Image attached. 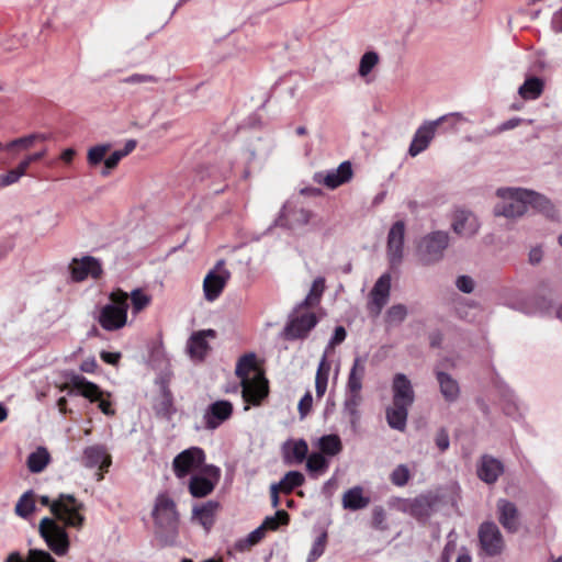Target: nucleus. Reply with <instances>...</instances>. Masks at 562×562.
Masks as SVG:
<instances>
[{"label": "nucleus", "instance_id": "nucleus-55", "mask_svg": "<svg viewBox=\"0 0 562 562\" xmlns=\"http://www.w3.org/2000/svg\"><path fill=\"white\" fill-rule=\"evenodd\" d=\"M435 442L438 449L443 452L449 448L450 440L448 431L445 428H440L435 437Z\"/></svg>", "mask_w": 562, "mask_h": 562}, {"label": "nucleus", "instance_id": "nucleus-37", "mask_svg": "<svg viewBox=\"0 0 562 562\" xmlns=\"http://www.w3.org/2000/svg\"><path fill=\"white\" fill-rule=\"evenodd\" d=\"M319 453L325 457H335L342 451V443L337 435H325L318 439Z\"/></svg>", "mask_w": 562, "mask_h": 562}, {"label": "nucleus", "instance_id": "nucleus-24", "mask_svg": "<svg viewBox=\"0 0 562 562\" xmlns=\"http://www.w3.org/2000/svg\"><path fill=\"white\" fill-rule=\"evenodd\" d=\"M477 218L469 211H458L454 214L452 229L456 234L464 237H471L479 231Z\"/></svg>", "mask_w": 562, "mask_h": 562}, {"label": "nucleus", "instance_id": "nucleus-32", "mask_svg": "<svg viewBox=\"0 0 562 562\" xmlns=\"http://www.w3.org/2000/svg\"><path fill=\"white\" fill-rule=\"evenodd\" d=\"M370 498L363 496V491L360 486L348 490L342 496V505L347 509L358 510L367 507Z\"/></svg>", "mask_w": 562, "mask_h": 562}, {"label": "nucleus", "instance_id": "nucleus-11", "mask_svg": "<svg viewBox=\"0 0 562 562\" xmlns=\"http://www.w3.org/2000/svg\"><path fill=\"white\" fill-rule=\"evenodd\" d=\"M225 261L220 260L215 268L204 278L203 291L207 301H215L223 292L226 283L231 279V272L225 269Z\"/></svg>", "mask_w": 562, "mask_h": 562}, {"label": "nucleus", "instance_id": "nucleus-46", "mask_svg": "<svg viewBox=\"0 0 562 562\" xmlns=\"http://www.w3.org/2000/svg\"><path fill=\"white\" fill-rule=\"evenodd\" d=\"M132 310L134 314L142 312L150 304V296L144 293L143 290L136 289L131 293Z\"/></svg>", "mask_w": 562, "mask_h": 562}, {"label": "nucleus", "instance_id": "nucleus-14", "mask_svg": "<svg viewBox=\"0 0 562 562\" xmlns=\"http://www.w3.org/2000/svg\"><path fill=\"white\" fill-rule=\"evenodd\" d=\"M206 476L193 475L189 482V492L193 497L200 498L211 494L220 480L221 471L217 467L206 465L203 469Z\"/></svg>", "mask_w": 562, "mask_h": 562}, {"label": "nucleus", "instance_id": "nucleus-2", "mask_svg": "<svg viewBox=\"0 0 562 562\" xmlns=\"http://www.w3.org/2000/svg\"><path fill=\"white\" fill-rule=\"evenodd\" d=\"M155 536L162 547H173L179 537V513L175 501L160 493L155 499L153 509Z\"/></svg>", "mask_w": 562, "mask_h": 562}, {"label": "nucleus", "instance_id": "nucleus-8", "mask_svg": "<svg viewBox=\"0 0 562 562\" xmlns=\"http://www.w3.org/2000/svg\"><path fill=\"white\" fill-rule=\"evenodd\" d=\"M449 245V235L442 231H436L424 236L418 246L417 254L423 265H432L443 257V251Z\"/></svg>", "mask_w": 562, "mask_h": 562}, {"label": "nucleus", "instance_id": "nucleus-41", "mask_svg": "<svg viewBox=\"0 0 562 562\" xmlns=\"http://www.w3.org/2000/svg\"><path fill=\"white\" fill-rule=\"evenodd\" d=\"M362 402L361 394L347 393L344 411L348 415L352 426H356L360 419L359 406Z\"/></svg>", "mask_w": 562, "mask_h": 562}, {"label": "nucleus", "instance_id": "nucleus-12", "mask_svg": "<svg viewBox=\"0 0 562 562\" xmlns=\"http://www.w3.org/2000/svg\"><path fill=\"white\" fill-rule=\"evenodd\" d=\"M243 400L250 405L258 406L269 394V382L265 372H257L250 380L240 382Z\"/></svg>", "mask_w": 562, "mask_h": 562}, {"label": "nucleus", "instance_id": "nucleus-30", "mask_svg": "<svg viewBox=\"0 0 562 562\" xmlns=\"http://www.w3.org/2000/svg\"><path fill=\"white\" fill-rule=\"evenodd\" d=\"M257 372H263V370L259 368L257 356L254 352L245 353L238 359L235 373L240 379V382L250 380L252 378L250 373L256 374Z\"/></svg>", "mask_w": 562, "mask_h": 562}, {"label": "nucleus", "instance_id": "nucleus-29", "mask_svg": "<svg viewBox=\"0 0 562 562\" xmlns=\"http://www.w3.org/2000/svg\"><path fill=\"white\" fill-rule=\"evenodd\" d=\"M364 375L366 363L360 357H357L348 375L347 393L361 394Z\"/></svg>", "mask_w": 562, "mask_h": 562}, {"label": "nucleus", "instance_id": "nucleus-54", "mask_svg": "<svg viewBox=\"0 0 562 562\" xmlns=\"http://www.w3.org/2000/svg\"><path fill=\"white\" fill-rule=\"evenodd\" d=\"M158 413L166 417H170L175 413L172 398L169 393L164 395V398L159 404Z\"/></svg>", "mask_w": 562, "mask_h": 562}, {"label": "nucleus", "instance_id": "nucleus-40", "mask_svg": "<svg viewBox=\"0 0 562 562\" xmlns=\"http://www.w3.org/2000/svg\"><path fill=\"white\" fill-rule=\"evenodd\" d=\"M325 291V279L316 278L313 281L312 288L305 297V300L299 305V310L301 308H310L318 305L321 302L322 295Z\"/></svg>", "mask_w": 562, "mask_h": 562}, {"label": "nucleus", "instance_id": "nucleus-52", "mask_svg": "<svg viewBox=\"0 0 562 562\" xmlns=\"http://www.w3.org/2000/svg\"><path fill=\"white\" fill-rule=\"evenodd\" d=\"M123 159V156L119 150L113 151L106 159L104 158V169L101 171L103 177L110 175V171L117 167L119 162Z\"/></svg>", "mask_w": 562, "mask_h": 562}, {"label": "nucleus", "instance_id": "nucleus-18", "mask_svg": "<svg viewBox=\"0 0 562 562\" xmlns=\"http://www.w3.org/2000/svg\"><path fill=\"white\" fill-rule=\"evenodd\" d=\"M497 519L508 533H516L520 528V513L515 503L499 498L496 503Z\"/></svg>", "mask_w": 562, "mask_h": 562}, {"label": "nucleus", "instance_id": "nucleus-33", "mask_svg": "<svg viewBox=\"0 0 562 562\" xmlns=\"http://www.w3.org/2000/svg\"><path fill=\"white\" fill-rule=\"evenodd\" d=\"M52 458L48 450L45 447H37L26 460V465L30 472L41 473L49 464Z\"/></svg>", "mask_w": 562, "mask_h": 562}, {"label": "nucleus", "instance_id": "nucleus-42", "mask_svg": "<svg viewBox=\"0 0 562 562\" xmlns=\"http://www.w3.org/2000/svg\"><path fill=\"white\" fill-rule=\"evenodd\" d=\"M305 477L301 472L289 471L285 473L283 479L276 484L280 491L284 494H291L294 488L300 487L304 484Z\"/></svg>", "mask_w": 562, "mask_h": 562}, {"label": "nucleus", "instance_id": "nucleus-60", "mask_svg": "<svg viewBox=\"0 0 562 562\" xmlns=\"http://www.w3.org/2000/svg\"><path fill=\"white\" fill-rule=\"evenodd\" d=\"M347 333L342 326H337L335 328L334 335L330 339V345L336 346L341 344L346 339Z\"/></svg>", "mask_w": 562, "mask_h": 562}, {"label": "nucleus", "instance_id": "nucleus-13", "mask_svg": "<svg viewBox=\"0 0 562 562\" xmlns=\"http://www.w3.org/2000/svg\"><path fill=\"white\" fill-rule=\"evenodd\" d=\"M391 292V274L383 273L374 283L369 294L368 311L372 316H378L386 305Z\"/></svg>", "mask_w": 562, "mask_h": 562}, {"label": "nucleus", "instance_id": "nucleus-10", "mask_svg": "<svg viewBox=\"0 0 562 562\" xmlns=\"http://www.w3.org/2000/svg\"><path fill=\"white\" fill-rule=\"evenodd\" d=\"M479 542L481 550L487 557L501 554L505 547L503 535L493 521H485L480 526Z\"/></svg>", "mask_w": 562, "mask_h": 562}, {"label": "nucleus", "instance_id": "nucleus-22", "mask_svg": "<svg viewBox=\"0 0 562 562\" xmlns=\"http://www.w3.org/2000/svg\"><path fill=\"white\" fill-rule=\"evenodd\" d=\"M352 175L351 164L349 161H344L336 170L328 171L325 176L317 175L316 181L323 183L329 189H336L350 181Z\"/></svg>", "mask_w": 562, "mask_h": 562}, {"label": "nucleus", "instance_id": "nucleus-1", "mask_svg": "<svg viewBox=\"0 0 562 562\" xmlns=\"http://www.w3.org/2000/svg\"><path fill=\"white\" fill-rule=\"evenodd\" d=\"M497 195L503 199L494 209L496 216L515 218L522 216L532 207L547 216L553 214V206L543 195L524 189H498Z\"/></svg>", "mask_w": 562, "mask_h": 562}, {"label": "nucleus", "instance_id": "nucleus-19", "mask_svg": "<svg viewBox=\"0 0 562 562\" xmlns=\"http://www.w3.org/2000/svg\"><path fill=\"white\" fill-rule=\"evenodd\" d=\"M233 404L229 401L220 400L212 403L204 413V427L209 430L218 428L233 415Z\"/></svg>", "mask_w": 562, "mask_h": 562}, {"label": "nucleus", "instance_id": "nucleus-5", "mask_svg": "<svg viewBox=\"0 0 562 562\" xmlns=\"http://www.w3.org/2000/svg\"><path fill=\"white\" fill-rule=\"evenodd\" d=\"M60 391H67L68 394H72L75 391L92 403H98L99 409L106 416H114L115 409L112 407L110 400L104 398L111 396L109 392H104L100 386L93 382L88 381L83 375L71 373L68 376V381L59 386Z\"/></svg>", "mask_w": 562, "mask_h": 562}, {"label": "nucleus", "instance_id": "nucleus-58", "mask_svg": "<svg viewBox=\"0 0 562 562\" xmlns=\"http://www.w3.org/2000/svg\"><path fill=\"white\" fill-rule=\"evenodd\" d=\"M100 358L108 364L117 366L121 359L120 352L101 351Z\"/></svg>", "mask_w": 562, "mask_h": 562}, {"label": "nucleus", "instance_id": "nucleus-39", "mask_svg": "<svg viewBox=\"0 0 562 562\" xmlns=\"http://www.w3.org/2000/svg\"><path fill=\"white\" fill-rule=\"evenodd\" d=\"M35 493L29 490L16 502L14 513L21 518H27L35 512Z\"/></svg>", "mask_w": 562, "mask_h": 562}, {"label": "nucleus", "instance_id": "nucleus-23", "mask_svg": "<svg viewBox=\"0 0 562 562\" xmlns=\"http://www.w3.org/2000/svg\"><path fill=\"white\" fill-rule=\"evenodd\" d=\"M503 472L504 465L498 459L487 454L481 458V463L477 468V475L483 482L494 484Z\"/></svg>", "mask_w": 562, "mask_h": 562}, {"label": "nucleus", "instance_id": "nucleus-48", "mask_svg": "<svg viewBox=\"0 0 562 562\" xmlns=\"http://www.w3.org/2000/svg\"><path fill=\"white\" fill-rule=\"evenodd\" d=\"M379 61V56L374 52H367L360 60L359 65V74L364 77L371 72V70L375 67Z\"/></svg>", "mask_w": 562, "mask_h": 562}, {"label": "nucleus", "instance_id": "nucleus-44", "mask_svg": "<svg viewBox=\"0 0 562 562\" xmlns=\"http://www.w3.org/2000/svg\"><path fill=\"white\" fill-rule=\"evenodd\" d=\"M289 521H290V515L285 510L280 509V510H277L274 516L266 517L265 520L262 521L261 526L263 527L266 532L268 530L276 531V530H278V528L280 526L288 525Z\"/></svg>", "mask_w": 562, "mask_h": 562}, {"label": "nucleus", "instance_id": "nucleus-34", "mask_svg": "<svg viewBox=\"0 0 562 562\" xmlns=\"http://www.w3.org/2000/svg\"><path fill=\"white\" fill-rule=\"evenodd\" d=\"M4 562H56L47 551L40 549H30L27 555L23 558L20 552H11Z\"/></svg>", "mask_w": 562, "mask_h": 562}, {"label": "nucleus", "instance_id": "nucleus-59", "mask_svg": "<svg viewBox=\"0 0 562 562\" xmlns=\"http://www.w3.org/2000/svg\"><path fill=\"white\" fill-rule=\"evenodd\" d=\"M156 78L149 75H133L124 79L127 83H140V82H156Z\"/></svg>", "mask_w": 562, "mask_h": 562}, {"label": "nucleus", "instance_id": "nucleus-15", "mask_svg": "<svg viewBox=\"0 0 562 562\" xmlns=\"http://www.w3.org/2000/svg\"><path fill=\"white\" fill-rule=\"evenodd\" d=\"M69 269L71 278L76 282H81L88 277L99 279L103 273L100 261L91 256H85L80 259L74 258Z\"/></svg>", "mask_w": 562, "mask_h": 562}, {"label": "nucleus", "instance_id": "nucleus-27", "mask_svg": "<svg viewBox=\"0 0 562 562\" xmlns=\"http://www.w3.org/2000/svg\"><path fill=\"white\" fill-rule=\"evenodd\" d=\"M220 504L215 501H209L202 505L194 506L192 510V520L198 521L203 528L209 531L215 521L216 512Z\"/></svg>", "mask_w": 562, "mask_h": 562}, {"label": "nucleus", "instance_id": "nucleus-20", "mask_svg": "<svg viewBox=\"0 0 562 562\" xmlns=\"http://www.w3.org/2000/svg\"><path fill=\"white\" fill-rule=\"evenodd\" d=\"M445 120L446 116H442L436 121L425 123L417 128L408 148V154L412 157H416L428 148L431 139L436 134L437 127Z\"/></svg>", "mask_w": 562, "mask_h": 562}, {"label": "nucleus", "instance_id": "nucleus-4", "mask_svg": "<svg viewBox=\"0 0 562 562\" xmlns=\"http://www.w3.org/2000/svg\"><path fill=\"white\" fill-rule=\"evenodd\" d=\"M43 506L49 507L52 514L57 520L64 522L66 527L81 528L85 522V516L81 514L83 504L70 494H59L58 498L50 501L46 495L40 497Z\"/></svg>", "mask_w": 562, "mask_h": 562}, {"label": "nucleus", "instance_id": "nucleus-51", "mask_svg": "<svg viewBox=\"0 0 562 562\" xmlns=\"http://www.w3.org/2000/svg\"><path fill=\"white\" fill-rule=\"evenodd\" d=\"M411 479L409 470L406 465L400 464L391 474V482L396 486H404Z\"/></svg>", "mask_w": 562, "mask_h": 562}, {"label": "nucleus", "instance_id": "nucleus-45", "mask_svg": "<svg viewBox=\"0 0 562 562\" xmlns=\"http://www.w3.org/2000/svg\"><path fill=\"white\" fill-rule=\"evenodd\" d=\"M328 535L326 531H322L321 535L315 539L312 549L307 557V562H315L319 559L327 547Z\"/></svg>", "mask_w": 562, "mask_h": 562}, {"label": "nucleus", "instance_id": "nucleus-57", "mask_svg": "<svg viewBox=\"0 0 562 562\" xmlns=\"http://www.w3.org/2000/svg\"><path fill=\"white\" fill-rule=\"evenodd\" d=\"M20 176L14 169H11L7 173L0 175V189L11 186L20 180Z\"/></svg>", "mask_w": 562, "mask_h": 562}, {"label": "nucleus", "instance_id": "nucleus-47", "mask_svg": "<svg viewBox=\"0 0 562 562\" xmlns=\"http://www.w3.org/2000/svg\"><path fill=\"white\" fill-rule=\"evenodd\" d=\"M111 146L109 144H102L91 147L88 150L87 160L90 166H97L102 162L105 158V155L110 150Z\"/></svg>", "mask_w": 562, "mask_h": 562}, {"label": "nucleus", "instance_id": "nucleus-3", "mask_svg": "<svg viewBox=\"0 0 562 562\" xmlns=\"http://www.w3.org/2000/svg\"><path fill=\"white\" fill-rule=\"evenodd\" d=\"M391 390L392 404L385 411L386 422L391 428L403 431L406 428L408 411L415 401L413 384L404 373H396Z\"/></svg>", "mask_w": 562, "mask_h": 562}, {"label": "nucleus", "instance_id": "nucleus-62", "mask_svg": "<svg viewBox=\"0 0 562 562\" xmlns=\"http://www.w3.org/2000/svg\"><path fill=\"white\" fill-rule=\"evenodd\" d=\"M97 368H98V363L94 358L87 359V360L82 361L80 364V370L82 372H87V373H93Z\"/></svg>", "mask_w": 562, "mask_h": 562}, {"label": "nucleus", "instance_id": "nucleus-50", "mask_svg": "<svg viewBox=\"0 0 562 562\" xmlns=\"http://www.w3.org/2000/svg\"><path fill=\"white\" fill-rule=\"evenodd\" d=\"M407 316V308L403 304L391 306L386 312V322L390 324H400Z\"/></svg>", "mask_w": 562, "mask_h": 562}, {"label": "nucleus", "instance_id": "nucleus-6", "mask_svg": "<svg viewBox=\"0 0 562 562\" xmlns=\"http://www.w3.org/2000/svg\"><path fill=\"white\" fill-rule=\"evenodd\" d=\"M109 300L110 303L100 310L98 322L104 330L115 331L127 323L128 294L116 289L110 293Z\"/></svg>", "mask_w": 562, "mask_h": 562}, {"label": "nucleus", "instance_id": "nucleus-49", "mask_svg": "<svg viewBox=\"0 0 562 562\" xmlns=\"http://www.w3.org/2000/svg\"><path fill=\"white\" fill-rule=\"evenodd\" d=\"M37 138L44 139L45 137L41 136V135H35V134L29 135L25 137H20V138L13 139L12 142L8 143L4 146L2 144H0V149L12 150L15 147H22V148L26 149V148H30L33 145L34 140Z\"/></svg>", "mask_w": 562, "mask_h": 562}, {"label": "nucleus", "instance_id": "nucleus-26", "mask_svg": "<svg viewBox=\"0 0 562 562\" xmlns=\"http://www.w3.org/2000/svg\"><path fill=\"white\" fill-rule=\"evenodd\" d=\"M283 459L288 464L302 463L308 457V446L304 439L288 440L282 447Z\"/></svg>", "mask_w": 562, "mask_h": 562}, {"label": "nucleus", "instance_id": "nucleus-61", "mask_svg": "<svg viewBox=\"0 0 562 562\" xmlns=\"http://www.w3.org/2000/svg\"><path fill=\"white\" fill-rule=\"evenodd\" d=\"M373 525L380 527L385 520V512L382 507H375L372 516Z\"/></svg>", "mask_w": 562, "mask_h": 562}, {"label": "nucleus", "instance_id": "nucleus-21", "mask_svg": "<svg viewBox=\"0 0 562 562\" xmlns=\"http://www.w3.org/2000/svg\"><path fill=\"white\" fill-rule=\"evenodd\" d=\"M216 331L214 329H203L195 331L188 340V352L191 358L203 360L210 351L207 338H215Z\"/></svg>", "mask_w": 562, "mask_h": 562}, {"label": "nucleus", "instance_id": "nucleus-36", "mask_svg": "<svg viewBox=\"0 0 562 562\" xmlns=\"http://www.w3.org/2000/svg\"><path fill=\"white\" fill-rule=\"evenodd\" d=\"M330 368V363L328 362L326 356H323L322 360L318 363L315 376V390L316 396L318 398H322L326 393Z\"/></svg>", "mask_w": 562, "mask_h": 562}, {"label": "nucleus", "instance_id": "nucleus-31", "mask_svg": "<svg viewBox=\"0 0 562 562\" xmlns=\"http://www.w3.org/2000/svg\"><path fill=\"white\" fill-rule=\"evenodd\" d=\"M544 90V80L539 77H527L518 89V94L524 100H536L541 97Z\"/></svg>", "mask_w": 562, "mask_h": 562}, {"label": "nucleus", "instance_id": "nucleus-28", "mask_svg": "<svg viewBox=\"0 0 562 562\" xmlns=\"http://www.w3.org/2000/svg\"><path fill=\"white\" fill-rule=\"evenodd\" d=\"M436 378L443 398L449 403L456 402L460 395V386L458 381L450 374L442 371H437Z\"/></svg>", "mask_w": 562, "mask_h": 562}, {"label": "nucleus", "instance_id": "nucleus-63", "mask_svg": "<svg viewBox=\"0 0 562 562\" xmlns=\"http://www.w3.org/2000/svg\"><path fill=\"white\" fill-rule=\"evenodd\" d=\"M520 123H521V119H519V117L510 119V120H508V121L504 122V123L498 127V131H499V132H504V131H508V130L515 128V127H517Z\"/></svg>", "mask_w": 562, "mask_h": 562}, {"label": "nucleus", "instance_id": "nucleus-56", "mask_svg": "<svg viewBox=\"0 0 562 562\" xmlns=\"http://www.w3.org/2000/svg\"><path fill=\"white\" fill-rule=\"evenodd\" d=\"M457 288L463 293H471L474 289V282L472 278L468 276H461L457 279Z\"/></svg>", "mask_w": 562, "mask_h": 562}, {"label": "nucleus", "instance_id": "nucleus-9", "mask_svg": "<svg viewBox=\"0 0 562 562\" xmlns=\"http://www.w3.org/2000/svg\"><path fill=\"white\" fill-rule=\"evenodd\" d=\"M205 461V452L199 447L183 450L172 461V469L178 479H183L200 469Z\"/></svg>", "mask_w": 562, "mask_h": 562}, {"label": "nucleus", "instance_id": "nucleus-38", "mask_svg": "<svg viewBox=\"0 0 562 562\" xmlns=\"http://www.w3.org/2000/svg\"><path fill=\"white\" fill-rule=\"evenodd\" d=\"M328 468L329 460L323 453L313 452L306 459V470L313 477L324 474Z\"/></svg>", "mask_w": 562, "mask_h": 562}, {"label": "nucleus", "instance_id": "nucleus-64", "mask_svg": "<svg viewBox=\"0 0 562 562\" xmlns=\"http://www.w3.org/2000/svg\"><path fill=\"white\" fill-rule=\"evenodd\" d=\"M137 146V142L135 139H128L124 147L122 149H119V153L121 154V156L126 157L127 155H130Z\"/></svg>", "mask_w": 562, "mask_h": 562}, {"label": "nucleus", "instance_id": "nucleus-35", "mask_svg": "<svg viewBox=\"0 0 562 562\" xmlns=\"http://www.w3.org/2000/svg\"><path fill=\"white\" fill-rule=\"evenodd\" d=\"M434 499L430 496L419 495L409 503V514L417 519H426L430 516Z\"/></svg>", "mask_w": 562, "mask_h": 562}, {"label": "nucleus", "instance_id": "nucleus-53", "mask_svg": "<svg viewBox=\"0 0 562 562\" xmlns=\"http://www.w3.org/2000/svg\"><path fill=\"white\" fill-rule=\"evenodd\" d=\"M313 397L310 391H307L299 402V413L301 417H305L312 409Z\"/></svg>", "mask_w": 562, "mask_h": 562}, {"label": "nucleus", "instance_id": "nucleus-25", "mask_svg": "<svg viewBox=\"0 0 562 562\" xmlns=\"http://www.w3.org/2000/svg\"><path fill=\"white\" fill-rule=\"evenodd\" d=\"M83 464L87 468L98 467L101 471H108L111 464V457L103 446H90L83 451Z\"/></svg>", "mask_w": 562, "mask_h": 562}, {"label": "nucleus", "instance_id": "nucleus-16", "mask_svg": "<svg viewBox=\"0 0 562 562\" xmlns=\"http://www.w3.org/2000/svg\"><path fill=\"white\" fill-rule=\"evenodd\" d=\"M404 237L405 223L397 221L389 232L386 244L387 258L392 267L398 266L403 259Z\"/></svg>", "mask_w": 562, "mask_h": 562}, {"label": "nucleus", "instance_id": "nucleus-43", "mask_svg": "<svg viewBox=\"0 0 562 562\" xmlns=\"http://www.w3.org/2000/svg\"><path fill=\"white\" fill-rule=\"evenodd\" d=\"M266 530L260 525L254 531H251L246 538L240 539L236 542L235 549L244 552L250 550L254 546L258 544L265 537Z\"/></svg>", "mask_w": 562, "mask_h": 562}, {"label": "nucleus", "instance_id": "nucleus-17", "mask_svg": "<svg viewBox=\"0 0 562 562\" xmlns=\"http://www.w3.org/2000/svg\"><path fill=\"white\" fill-rule=\"evenodd\" d=\"M318 319L315 313H304L289 321L284 328V337L288 340L304 339L317 325Z\"/></svg>", "mask_w": 562, "mask_h": 562}, {"label": "nucleus", "instance_id": "nucleus-7", "mask_svg": "<svg viewBox=\"0 0 562 562\" xmlns=\"http://www.w3.org/2000/svg\"><path fill=\"white\" fill-rule=\"evenodd\" d=\"M38 531L45 540L47 547L58 557L67 554L70 541L64 526H60L55 519L44 517L40 521Z\"/></svg>", "mask_w": 562, "mask_h": 562}]
</instances>
